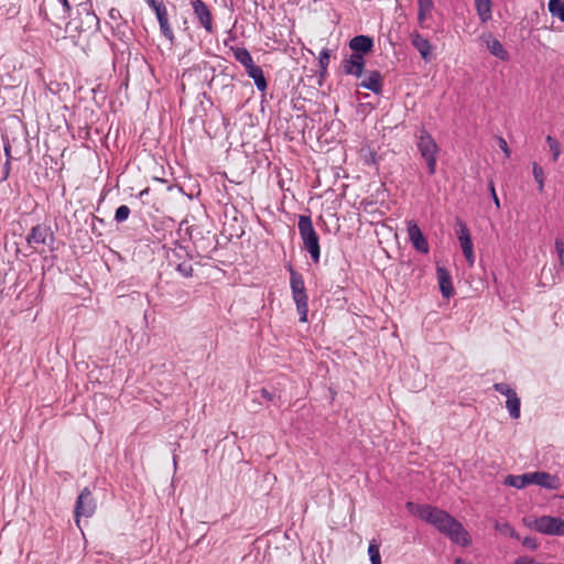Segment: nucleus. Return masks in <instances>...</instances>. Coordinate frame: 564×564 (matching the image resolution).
Here are the masks:
<instances>
[{
	"mask_svg": "<svg viewBox=\"0 0 564 564\" xmlns=\"http://www.w3.org/2000/svg\"><path fill=\"white\" fill-rule=\"evenodd\" d=\"M406 509L413 516L433 525L453 543L462 546H468L471 543L468 531L447 511L431 505H421L411 501L406 502Z\"/></svg>",
	"mask_w": 564,
	"mask_h": 564,
	"instance_id": "f257e3e1",
	"label": "nucleus"
},
{
	"mask_svg": "<svg viewBox=\"0 0 564 564\" xmlns=\"http://www.w3.org/2000/svg\"><path fill=\"white\" fill-rule=\"evenodd\" d=\"M505 486L523 489L529 485H536L541 488L556 490L561 486L560 478L546 471H532L522 475H507L502 481Z\"/></svg>",
	"mask_w": 564,
	"mask_h": 564,
	"instance_id": "f03ea898",
	"label": "nucleus"
},
{
	"mask_svg": "<svg viewBox=\"0 0 564 564\" xmlns=\"http://www.w3.org/2000/svg\"><path fill=\"white\" fill-rule=\"evenodd\" d=\"M417 151L426 164L430 176L436 173L440 147L433 135L422 127L416 135Z\"/></svg>",
	"mask_w": 564,
	"mask_h": 564,
	"instance_id": "7ed1b4c3",
	"label": "nucleus"
},
{
	"mask_svg": "<svg viewBox=\"0 0 564 564\" xmlns=\"http://www.w3.org/2000/svg\"><path fill=\"white\" fill-rule=\"evenodd\" d=\"M297 227L304 249L310 253L312 261L318 263L321 258L319 237L313 227L311 216L300 215Z\"/></svg>",
	"mask_w": 564,
	"mask_h": 564,
	"instance_id": "20e7f679",
	"label": "nucleus"
},
{
	"mask_svg": "<svg viewBox=\"0 0 564 564\" xmlns=\"http://www.w3.org/2000/svg\"><path fill=\"white\" fill-rule=\"evenodd\" d=\"M289 272L292 299L295 303L296 311L300 316V322L306 323L308 314V296L306 293L303 275L294 270L292 265H289Z\"/></svg>",
	"mask_w": 564,
	"mask_h": 564,
	"instance_id": "39448f33",
	"label": "nucleus"
},
{
	"mask_svg": "<svg viewBox=\"0 0 564 564\" xmlns=\"http://www.w3.org/2000/svg\"><path fill=\"white\" fill-rule=\"evenodd\" d=\"M109 21L107 24L111 29V34L116 39H118L124 45H129L131 40L133 39V30L129 25L128 20L122 17L120 10L117 8H111L108 11Z\"/></svg>",
	"mask_w": 564,
	"mask_h": 564,
	"instance_id": "423d86ee",
	"label": "nucleus"
},
{
	"mask_svg": "<svg viewBox=\"0 0 564 564\" xmlns=\"http://www.w3.org/2000/svg\"><path fill=\"white\" fill-rule=\"evenodd\" d=\"M97 505L88 487H85L78 495L75 503L74 516L76 523L79 524V518H90L96 511Z\"/></svg>",
	"mask_w": 564,
	"mask_h": 564,
	"instance_id": "0eeeda50",
	"label": "nucleus"
},
{
	"mask_svg": "<svg viewBox=\"0 0 564 564\" xmlns=\"http://www.w3.org/2000/svg\"><path fill=\"white\" fill-rule=\"evenodd\" d=\"M194 19L197 25L212 34L215 31L210 9L203 0H191Z\"/></svg>",
	"mask_w": 564,
	"mask_h": 564,
	"instance_id": "6e6552de",
	"label": "nucleus"
},
{
	"mask_svg": "<svg viewBox=\"0 0 564 564\" xmlns=\"http://www.w3.org/2000/svg\"><path fill=\"white\" fill-rule=\"evenodd\" d=\"M456 234L466 261L469 265H473L475 254L470 231L468 226L459 218L456 219Z\"/></svg>",
	"mask_w": 564,
	"mask_h": 564,
	"instance_id": "1a4fd4ad",
	"label": "nucleus"
},
{
	"mask_svg": "<svg viewBox=\"0 0 564 564\" xmlns=\"http://www.w3.org/2000/svg\"><path fill=\"white\" fill-rule=\"evenodd\" d=\"M78 14L80 15V23L77 26L79 32L97 31L100 28V20L93 11L90 1L83 2L78 6Z\"/></svg>",
	"mask_w": 564,
	"mask_h": 564,
	"instance_id": "9d476101",
	"label": "nucleus"
},
{
	"mask_svg": "<svg viewBox=\"0 0 564 564\" xmlns=\"http://www.w3.org/2000/svg\"><path fill=\"white\" fill-rule=\"evenodd\" d=\"M55 240L52 228L44 224H39L31 228L26 236V243L34 248L36 245H52Z\"/></svg>",
	"mask_w": 564,
	"mask_h": 564,
	"instance_id": "9b49d317",
	"label": "nucleus"
},
{
	"mask_svg": "<svg viewBox=\"0 0 564 564\" xmlns=\"http://www.w3.org/2000/svg\"><path fill=\"white\" fill-rule=\"evenodd\" d=\"M532 528L543 534L560 535L558 518L542 516L533 521Z\"/></svg>",
	"mask_w": 564,
	"mask_h": 564,
	"instance_id": "f8f14e48",
	"label": "nucleus"
},
{
	"mask_svg": "<svg viewBox=\"0 0 564 564\" xmlns=\"http://www.w3.org/2000/svg\"><path fill=\"white\" fill-rule=\"evenodd\" d=\"M408 235L409 239L413 246V248L421 253H427L430 251L429 242L423 235L420 227L411 221L408 225Z\"/></svg>",
	"mask_w": 564,
	"mask_h": 564,
	"instance_id": "ddd939ff",
	"label": "nucleus"
},
{
	"mask_svg": "<svg viewBox=\"0 0 564 564\" xmlns=\"http://www.w3.org/2000/svg\"><path fill=\"white\" fill-rule=\"evenodd\" d=\"M411 44L420 53L424 62L432 61L433 46L431 42L419 32L411 34Z\"/></svg>",
	"mask_w": 564,
	"mask_h": 564,
	"instance_id": "4468645a",
	"label": "nucleus"
},
{
	"mask_svg": "<svg viewBox=\"0 0 564 564\" xmlns=\"http://www.w3.org/2000/svg\"><path fill=\"white\" fill-rule=\"evenodd\" d=\"M348 46L351 52H358L367 55L373 51L375 41L370 35L360 34L350 39Z\"/></svg>",
	"mask_w": 564,
	"mask_h": 564,
	"instance_id": "2eb2a0df",
	"label": "nucleus"
},
{
	"mask_svg": "<svg viewBox=\"0 0 564 564\" xmlns=\"http://www.w3.org/2000/svg\"><path fill=\"white\" fill-rule=\"evenodd\" d=\"M436 276L442 296L449 299L454 295V286L449 271L444 267H436Z\"/></svg>",
	"mask_w": 564,
	"mask_h": 564,
	"instance_id": "dca6fc26",
	"label": "nucleus"
},
{
	"mask_svg": "<svg viewBox=\"0 0 564 564\" xmlns=\"http://www.w3.org/2000/svg\"><path fill=\"white\" fill-rule=\"evenodd\" d=\"M382 75L379 70H370L367 76L358 84L359 87L368 89L376 95L382 93Z\"/></svg>",
	"mask_w": 564,
	"mask_h": 564,
	"instance_id": "f3484780",
	"label": "nucleus"
},
{
	"mask_svg": "<svg viewBox=\"0 0 564 564\" xmlns=\"http://www.w3.org/2000/svg\"><path fill=\"white\" fill-rule=\"evenodd\" d=\"M486 46L491 55L499 58L500 61H508L510 58L508 51L503 47L502 43L496 39L492 37L491 34L487 35V39L485 40Z\"/></svg>",
	"mask_w": 564,
	"mask_h": 564,
	"instance_id": "a211bd4d",
	"label": "nucleus"
},
{
	"mask_svg": "<svg viewBox=\"0 0 564 564\" xmlns=\"http://www.w3.org/2000/svg\"><path fill=\"white\" fill-rule=\"evenodd\" d=\"M247 75L253 79V83L259 91H265L268 88V82L265 79L262 68L254 63L248 66L246 69Z\"/></svg>",
	"mask_w": 564,
	"mask_h": 564,
	"instance_id": "6ab92c4d",
	"label": "nucleus"
},
{
	"mask_svg": "<svg viewBox=\"0 0 564 564\" xmlns=\"http://www.w3.org/2000/svg\"><path fill=\"white\" fill-rule=\"evenodd\" d=\"M156 20L159 22L160 32H161L162 36H164L166 40L170 41L171 44H173L175 36H174L173 29L169 22L167 9L162 12L159 11V15H156Z\"/></svg>",
	"mask_w": 564,
	"mask_h": 564,
	"instance_id": "aec40b11",
	"label": "nucleus"
},
{
	"mask_svg": "<svg viewBox=\"0 0 564 564\" xmlns=\"http://www.w3.org/2000/svg\"><path fill=\"white\" fill-rule=\"evenodd\" d=\"M475 9L481 23H487L492 17L491 0H475Z\"/></svg>",
	"mask_w": 564,
	"mask_h": 564,
	"instance_id": "412c9836",
	"label": "nucleus"
},
{
	"mask_svg": "<svg viewBox=\"0 0 564 564\" xmlns=\"http://www.w3.org/2000/svg\"><path fill=\"white\" fill-rule=\"evenodd\" d=\"M341 68L345 75L355 76L357 78H360L365 70V67H362L356 62H352L347 56L341 62Z\"/></svg>",
	"mask_w": 564,
	"mask_h": 564,
	"instance_id": "4be33fe9",
	"label": "nucleus"
},
{
	"mask_svg": "<svg viewBox=\"0 0 564 564\" xmlns=\"http://www.w3.org/2000/svg\"><path fill=\"white\" fill-rule=\"evenodd\" d=\"M234 56L245 69L253 63L250 52L246 47H231Z\"/></svg>",
	"mask_w": 564,
	"mask_h": 564,
	"instance_id": "5701e85b",
	"label": "nucleus"
},
{
	"mask_svg": "<svg viewBox=\"0 0 564 564\" xmlns=\"http://www.w3.org/2000/svg\"><path fill=\"white\" fill-rule=\"evenodd\" d=\"M506 408L512 419L520 417L521 401L517 393L513 395H508Z\"/></svg>",
	"mask_w": 564,
	"mask_h": 564,
	"instance_id": "b1692460",
	"label": "nucleus"
},
{
	"mask_svg": "<svg viewBox=\"0 0 564 564\" xmlns=\"http://www.w3.org/2000/svg\"><path fill=\"white\" fill-rule=\"evenodd\" d=\"M549 12L552 17L558 18L564 22V1L563 0H549Z\"/></svg>",
	"mask_w": 564,
	"mask_h": 564,
	"instance_id": "393cba45",
	"label": "nucleus"
},
{
	"mask_svg": "<svg viewBox=\"0 0 564 564\" xmlns=\"http://www.w3.org/2000/svg\"><path fill=\"white\" fill-rule=\"evenodd\" d=\"M175 270L182 275L183 278H192L193 276V265L191 263V260H182L176 263Z\"/></svg>",
	"mask_w": 564,
	"mask_h": 564,
	"instance_id": "a878e982",
	"label": "nucleus"
},
{
	"mask_svg": "<svg viewBox=\"0 0 564 564\" xmlns=\"http://www.w3.org/2000/svg\"><path fill=\"white\" fill-rule=\"evenodd\" d=\"M329 58H330V52L328 48L324 47L319 52V57H318V67H319L321 76H324L327 73V67L329 65Z\"/></svg>",
	"mask_w": 564,
	"mask_h": 564,
	"instance_id": "bb28decb",
	"label": "nucleus"
},
{
	"mask_svg": "<svg viewBox=\"0 0 564 564\" xmlns=\"http://www.w3.org/2000/svg\"><path fill=\"white\" fill-rule=\"evenodd\" d=\"M368 554L371 564H381L380 549L376 540L370 541L368 546Z\"/></svg>",
	"mask_w": 564,
	"mask_h": 564,
	"instance_id": "cd10ccee",
	"label": "nucleus"
},
{
	"mask_svg": "<svg viewBox=\"0 0 564 564\" xmlns=\"http://www.w3.org/2000/svg\"><path fill=\"white\" fill-rule=\"evenodd\" d=\"M174 245V257L178 262L182 260H192L193 254L187 250V248L183 247L178 241H175Z\"/></svg>",
	"mask_w": 564,
	"mask_h": 564,
	"instance_id": "c85d7f7f",
	"label": "nucleus"
},
{
	"mask_svg": "<svg viewBox=\"0 0 564 564\" xmlns=\"http://www.w3.org/2000/svg\"><path fill=\"white\" fill-rule=\"evenodd\" d=\"M546 143L552 152L553 162H556L561 154V148L558 141L552 135L546 137Z\"/></svg>",
	"mask_w": 564,
	"mask_h": 564,
	"instance_id": "c756f323",
	"label": "nucleus"
},
{
	"mask_svg": "<svg viewBox=\"0 0 564 564\" xmlns=\"http://www.w3.org/2000/svg\"><path fill=\"white\" fill-rule=\"evenodd\" d=\"M130 215V208L127 205H120L115 213V221L120 224L128 219Z\"/></svg>",
	"mask_w": 564,
	"mask_h": 564,
	"instance_id": "7c9ffc66",
	"label": "nucleus"
},
{
	"mask_svg": "<svg viewBox=\"0 0 564 564\" xmlns=\"http://www.w3.org/2000/svg\"><path fill=\"white\" fill-rule=\"evenodd\" d=\"M494 390L508 399V395H513L517 392L508 383L499 382L494 384Z\"/></svg>",
	"mask_w": 564,
	"mask_h": 564,
	"instance_id": "2f4dec72",
	"label": "nucleus"
},
{
	"mask_svg": "<svg viewBox=\"0 0 564 564\" xmlns=\"http://www.w3.org/2000/svg\"><path fill=\"white\" fill-rule=\"evenodd\" d=\"M555 250L558 256V261L562 268H564V241L561 239H555Z\"/></svg>",
	"mask_w": 564,
	"mask_h": 564,
	"instance_id": "473e14b6",
	"label": "nucleus"
},
{
	"mask_svg": "<svg viewBox=\"0 0 564 564\" xmlns=\"http://www.w3.org/2000/svg\"><path fill=\"white\" fill-rule=\"evenodd\" d=\"M522 545L531 551H535L539 547V543L535 538L533 536H525L522 540Z\"/></svg>",
	"mask_w": 564,
	"mask_h": 564,
	"instance_id": "72a5a7b5",
	"label": "nucleus"
},
{
	"mask_svg": "<svg viewBox=\"0 0 564 564\" xmlns=\"http://www.w3.org/2000/svg\"><path fill=\"white\" fill-rule=\"evenodd\" d=\"M532 173H533V177L535 181H540L541 178H544V170L536 162H534L532 164Z\"/></svg>",
	"mask_w": 564,
	"mask_h": 564,
	"instance_id": "f704fd0d",
	"label": "nucleus"
},
{
	"mask_svg": "<svg viewBox=\"0 0 564 564\" xmlns=\"http://www.w3.org/2000/svg\"><path fill=\"white\" fill-rule=\"evenodd\" d=\"M365 54L358 53V52H351V54L348 56L352 62L358 63L362 67L366 65Z\"/></svg>",
	"mask_w": 564,
	"mask_h": 564,
	"instance_id": "c9c22d12",
	"label": "nucleus"
},
{
	"mask_svg": "<svg viewBox=\"0 0 564 564\" xmlns=\"http://www.w3.org/2000/svg\"><path fill=\"white\" fill-rule=\"evenodd\" d=\"M417 1V9L430 11L434 7L433 0H416Z\"/></svg>",
	"mask_w": 564,
	"mask_h": 564,
	"instance_id": "e433bc0d",
	"label": "nucleus"
},
{
	"mask_svg": "<svg viewBox=\"0 0 564 564\" xmlns=\"http://www.w3.org/2000/svg\"><path fill=\"white\" fill-rule=\"evenodd\" d=\"M10 171H11V163L9 162V160H6V162L2 166L0 182H4L8 180L9 175H10Z\"/></svg>",
	"mask_w": 564,
	"mask_h": 564,
	"instance_id": "4c0bfd02",
	"label": "nucleus"
},
{
	"mask_svg": "<svg viewBox=\"0 0 564 564\" xmlns=\"http://www.w3.org/2000/svg\"><path fill=\"white\" fill-rule=\"evenodd\" d=\"M489 191H490L494 204L499 209L500 208V200H499V198H498V196L496 194L495 184H494L492 181L489 182Z\"/></svg>",
	"mask_w": 564,
	"mask_h": 564,
	"instance_id": "58836bf2",
	"label": "nucleus"
},
{
	"mask_svg": "<svg viewBox=\"0 0 564 564\" xmlns=\"http://www.w3.org/2000/svg\"><path fill=\"white\" fill-rule=\"evenodd\" d=\"M498 144H499V148L502 150V152L506 154V156L509 158L510 156V149L508 147L507 141L502 137H499L498 138Z\"/></svg>",
	"mask_w": 564,
	"mask_h": 564,
	"instance_id": "ea45409f",
	"label": "nucleus"
},
{
	"mask_svg": "<svg viewBox=\"0 0 564 564\" xmlns=\"http://www.w3.org/2000/svg\"><path fill=\"white\" fill-rule=\"evenodd\" d=\"M429 13L430 11L417 9V21L421 28L424 26Z\"/></svg>",
	"mask_w": 564,
	"mask_h": 564,
	"instance_id": "a19ab883",
	"label": "nucleus"
},
{
	"mask_svg": "<svg viewBox=\"0 0 564 564\" xmlns=\"http://www.w3.org/2000/svg\"><path fill=\"white\" fill-rule=\"evenodd\" d=\"M151 9L154 11L155 13V17L159 15V11L162 12L164 10H166V6L165 3L161 0L159 2H156L154 6L151 7Z\"/></svg>",
	"mask_w": 564,
	"mask_h": 564,
	"instance_id": "79ce46f5",
	"label": "nucleus"
},
{
	"mask_svg": "<svg viewBox=\"0 0 564 564\" xmlns=\"http://www.w3.org/2000/svg\"><path fill=\"white\" fill-rule=\"evenodd\" d=\"M151 9L154 11L155 13V17L159 15V11L162 12L164 10H166V6L165 3L161 0L159 2H156L154 6L151 7Z\"/></svg>",
	"mask_w": 564,
	"mask_h": 564,
	"instance_id": "37998d69",
	"label": "nucleus"
},
{
	"mask_svg": "<svg viewBox=\"0 0 564 564\" xmlns=\"http://www.w3.org/2000/svg\"><path fill=\"white\" fill-rule=\"evenodd\" d=\"M260 393H261V397H262L263 399L268 400V401H273V400H274V398H275V393H273V392L269 391V390H268V389H265V388H262V389L260 390Z\"/></svg>",
	"mask_w": 564,
	"mask_h": 564,
	"instance_id": "c03bdc74",
	"label": "nucleus"
},
{
	"mask_svg": "<svg viewBox=\"0 0 564 564\" xmlns=\"http://www.w3.org/2000/svg\"><path fill=\"white\" fill-rule=\"evenodd\" d=\"M58 2L62 4L65 12H69L72 10V6L68 0H58Z\"/></svg>",
	"mask_w": 564,
	"mask_h": 564,
	"instance_id": "a18cd8bd",
	"label": "nucleus"
},
{
	"mask_svg": "<svg viewBox=\"0 0 564 564\" xmlns=\"http://www.w3.org/2000/svg\"><path fill=\"white\" fill-rule=\"evenodd\" d=\"M4 153H6V158L7 160H9V162H11V145L9 143H4Z\"/></svg>",
	"mask_w": 564,
	"mask_h": 564,
	"instance_id": "49530a36",
	"label": "nucleus"
},
{
	"mask_svg": "<svg viewBox=\"0 0 564 564\" xmlns=\"http://www.w3.org/2000/svg\"><path fill=\"white\" fill-rule=\"evenodd\" d=\"M366 162L369 164V163H372V164H376L377 162V155L375 152H370V155H369V159L366 160Z\"/></svg>",
	"mask_w": 564,
	"mask_h": 564,
	"instance_id": "de8ad7c7",
	"label": "nucleus"
},
{
	"mask_svg": "<svg viewBox=\"0 0 564 564\" xmlns=\"http://www.w3.org/2000/svg\"><path fill=\"white\" fill-rule=\"evenodd\" d=\"M538 183L539 192H543L544 189V178H541L540 181H535Z\"/></svg>",
	"mask_w": 564,
	"mask_h": 564,
	"instance_id": "09e8293b",
	"label": "nucleus"
},
{
	"mask_svg": "<svg viewBox=\"0 0 564 564\" xmlns=\"http://www.w3.org/2000/svg\"><path fill=\"white\" fill-rule=\"evenodd\" d=\"M149 192H150V188H148V187H147V188L142 189V191L138 194V197H139V198H143L145 195H148V194H149Z\"/></svg>",
	"mask_w": 564,
	"mask_h": 564,
	"instance_id": "8fccbe9b",
	"label": "nucleus"
},
{
	"mask_svg": "<svg viewBox=\"0 0 564 564\" xmlns=\"http://www.w3.org/2000/svg\"><path fill=\"white\" fill-rule=\"evenodd\" d=\"M560 535H564V520L558 518Z\"/></svg>",
	"mask_w": 564,
	"mask_h": 564,
	"instance_id": "3c124183",
	"label": "nucleus"
},
{
	"mask_svg": "<svg viewBox=\"0 0 564 564\" xmlns=\"http://www.w3.org/2000/svg\"><path fill=\"white\" fill-rule=\"evenodd\" d=\"M510 536H511V538H514V539H519V535H518V533L514 531V529H513V528H510Z\"/></svg>",
	"mask_w": 564,
	"mask_h": 564,
	"instance_id": "603ef678",
	"label": "nucleus"
},
{
	"mask_svg": "<svg viewBox=\"0 0 564 564\" xmlns=\"http://www.w3.org/2000/svg\"><path fill=\"white\" fill-rule=\"evenodd\" d=\"M147 2V4L151 8L152 6H154L156 2H159L160 0H144Z\"/></svg>",
	"mask_w": 564,
	"mask_h": 564,
	"instance_id": "864d4df0",
	"label": "nucleus"
},
{
	"mask_svg": "<svg viewBox=\"0 0 564 564\" xmlns=\"http://www.w3.org/2000/svg\"><path fill=\"white\" fill-rule=\"evenodd\" d=\"M454 564H471V563H466V562L463 561V558L457 557V558H455Z\"/></svg>",
	"mask_w": 564,
	"mask_h": 564,
	"instance_id": "5fc2aeb1",
	"label": "nucleus"
},
{
	"mask_svg": "<svg viewBox=\"0 0 564 564\" xmlns=\"http://www.w3.org/2000/svg\"><path fill=\"white\" fill-rule=\"evenodd\" d=\"M93 220H94V221H95V220H97V221H99V223H101V224L104 223V220H102L101 218H98V217H96V216H94V217H93Z\"/></svg>",
	"mask_w": 564,
	"mask_h": 564,
	"instance_id": "6e6d98bb",
	"label": "nucleus"
},
{
	"mask_svg": "<svg viewBox=\"0 0 564 564\" xmlns=\"http://www.w3.org/2000/svg\"><path fill=\"white\" fill-rule=\"evenodd\" d=\"M186 232L191 235V227H186Z\"/></svg>",
	"mask_w": 564,
	"mask_h": 564,
	"instance_id": "4d7b16f0",
	"label": "nucleus"
}]
</instances>
